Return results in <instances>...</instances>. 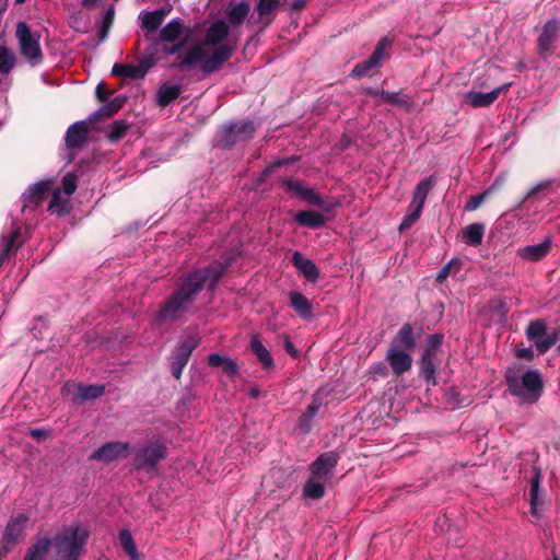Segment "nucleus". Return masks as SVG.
Masks as SVG:
<instances>
[{"instance_id":"obj_1","label":"nucleus","mask_w":560,"mask_h":560,"mask_svg":"<svg viewBox=\"0 0 560 560\" xmlns=\"http://www.w3.org/2000/svg\"><path fill=\"white\" fill-rule=\"evenodd\" d=\"M229 33L230 28L225 21L213 22L208 28L205 39L187 50L179 61V67L185 69L199 66L206 73H212L220 69L233 52L232 47L222 44Z\"/></svg>"},{"instance_id":"obj_2","label":"nucleus","mask_w":560,"mask_h":560,"mask_svg":"<svg viewBox=\"0 0 560 560\" xmlns=\"http://www.w3.org/2000/svg\"><path fill=\"white\" fill-rule=\"evenodd\" d=\"M228 265V262H215L190 273L183 280L179 289L162 306L159 312V319L168 322L178 318L203 285L207 284L210 290L214 289Z\"/></svg>"},{"instance_id":"obj_3","label":"nucleus","mask_w":560,"mask_h":560,"mask_svg":"<svg viewBox=\"0 0 560 560\" xmlns=\"http://www.w3.org/2000/svg\"><path fill=\"white\" fill-rule=\"evenodd\" d=\"M89 538V532L80 525H72L56 535L54 547L62 560H78Z\"/></svg>"},{"instance_id":"obj_4","label":"nucleus","mask_w":560,"mask_h":560,"mask_svg":"<svg viewBox=\"0 0 560 560\" xmlns=\"http://www.w3.org/2000/svg\"><path fill=\"white\" fill-rule=\"evenodd\" d=\"M506 383L511 394L526 402L534 404L541 396L542 380L537 371L529 370L522 376L510 374L506 376Z\"/></svg>"},{"instance_id":"obj_5","label":"nucleus","mask_w":560,"mask_h":560,"mask_svg":"<svg viewBox=\"0 0 560 560\" xmlns=\"http://www.w3.org/2000/svg\"><path fill=\"white\" fill-rule=\"evenodd\" d=\"M186 26L182 19H172L166 25H164L155 38L159 44H173L170 47H164L163 52L166 55H176L185 46L186 39H182L185 34Z\"/></svg>"},{"instance_id":"obj_6","label":"nucleus","mask_w":560,"mask_h":560,"mask_svg":"<svg viewBox=\"0 0 560 560\" xmlns=\"http://www.w3.org/2000/svg\"><path fill=\"white\" fill-rule=\"evenodd\" d=\"M16 37L19 39L21 54L28 62L33 66L39 63L43 58L39 36L32 33L26 23L19 22L16 25Z\"/></svg>"},{"instance_id":"obj_7","label":"nucleus","mask_w":560,"mask_h":560,"mask_svg":"<svg viewBox=\"0 0 560 560\" xmlns=\"http://www.w3.org/2000/svg\"><path fill=\"white\" fill-rule=\"evenodd\" d=\"M199 342L200 338L197 334H189L175 347L171 355V370L175 378H180L184 368Z\"/></svg>"},{"instance_id":"obj_8","label":"nucleus","mask_w":560,"mask_h":560,"mask_svg":"<svg viewBox=\"0 0 560 560\" xmlns=\"http://www.w3.org/2000/svg\"><path fill=\"white\" fill-rule=\"evenodd\" d=\"M560 38V20L551 19L547 21L537 38V52L538 55L547 59L550 57L556 48L557 42Z\"/></svg>"},{"instance_id":"obj_9","label":"nucleus","mask_w":560,"mask_h":560,"mask_svg":"<svg viewBox=\"0 0 560 560\" xmlns=\"http://www.w3.org/2000/svg\"><path fill=\"white\" fill-rule=\"evenodd\" d=\"M254 130L255 127L252 121L223 126L219 131L217 143L219 147L229 148L238 141L248 140L254 133Z\"/></svg>"},{"instance_id":"obj_10","label":"nucleus","mask_w":560,"mask_h":560,"mask_svg":"<svg viewBox=\"0 0 560 560\" xmlns=\"http://www.w3.org/2000/svg\"><path fill=\"white\" fill-rule=\"evenodd\" d=\"M77 189V176L69 173L62 178V191L54 189L48 209L55 213L61 214L69 211L70 196Z\"/></svg>"},{"instance_id":"obj_11","label":"nucleus","mask_w":560,"mask_h":560,"mask_svg":"<svg viewBox=\"0 0 560 560\" xmlns=\"http://www.w3.org/2000/svg\"><path fill=\"white\" fill-rule=\"evenodd\" d=\"M338 460L339 455L336 452L331 451L320 454L310 466L311 476L329 483L335 476Z\"/></svg>"},{"instance_id":"obj_12","label":"nucleus","mask_w":560,"mask_h":560,"mask_svg":"<svg viewBox=\"0 0 560 560\" xmlns=\"http://www.w3.org/2000/svg\"><path fill=\"white\" fill-rule=\"evenodd\" d=\"M392 46V40L387 37H384L382 38L373 54L371 55V57L361 62V63H358L353 69H352V75L355 77V78H362L364 75H366L371 70L375 69V68H378L382 66V63L388 58V54L386 52V50Z\"/></svg>"},{"instance_id":"obj_13","label":"nucleus","mask_w":560,"mask_h":560,"mask_svg":"<svg viewBox=\"0 0 560 560\" xmlns=\"http://www.w3.org/2000/svg\"><path fill=\"white\" fill-rule=\"evenodd\" d=\"M103 385H81L73 382L66 383L61 388L65 398L73 402H82L101 397L104 394Z\"/></svg>"},{"instance_id":"obj_14","label":"nucleus","mask_w":560,"mask_h":560,"mask_svg":"<svg viewBox=\"0 0 560 560\" xmlns=\"http://www.w3.org/2000/svg\"><path fill=\"white\" fill-rule=\"evenodd\" d=\"M165 455V444L161 441H152L137 452L135 462L139 468L154 469L156 464L163 459Z\"/></svg>"},{"instance_id":"obj_15","label":"nucleus","mask_w":560,"mask_h":560,"mask_svg":"<svg viewBox=\"0 0 560 560\" xmlns=\"http://www.w3.org/2000/svg\"><path fill=\"white\" fill-rule=\"evenodd\" d=\"M527 339L534 342L540 353L547 352L557 341V334H547L542 320L530 322L526 329Z\"/></svg>"},{"instance_id":"obj_16","label":"nucleus","mask_w":560,"mask_h":560,"mask_svg":"<svg viewBox=\"0 0 560 560\" xmlns=\"http://www.w3.org/2000/svg\"><path fill=\"white\" fill-rule=\"evenodd\" d=\"M131 447L127 442H108L91 455V459L112 463L117 459L126 458L130 454Z\"/></svg>"},{"instance_id":"obj_17","label":"nucleus","mask_w":560,"mask_h":560,"mask_svg":"<svg viewBox=\"0 0 560 560\" xmlns=\"http://www.w3.org/2000/svg\"><path fill=\"white\" fill-rule=\"evenodd\" d=\"M170 8H162L154 11H141L139 14L140 26L144 31L148 40H155V33L163 24Z\"/></svg>"},{"instance_id":"obj_18","label":"nucleus","mask_w":560,"mask_h":560,"mask_svg":"<svg viewBox=\"0 0 560 560\" xmlns=\"http://www.w3.org/2000/svg\"><path fill=\"white\" fill-rule=\"evenodd\" d=\"M281 184L285 192L299 197L311 205L318 207L324 206L323 199L314 191V189L304 186L300 179L284 178L281 180Z\"/></svg>"},{"instance_id":"obj_19","label":"nucleus","mask_w":560,"mask_h":560,"mask_svg":"<svg viewBox=\"0 0 560 560\" xmlns=\"http://www.w3.org/2000/svg\"><path fill=\"white\" fill-rule=\"evenodd\" d=\"M28 521L30 518L25 514L12 517L5 526L2 540L13 548L18 541L24 538Z\"/></svg>"},{"instance_id":"obj_20","label":"nucleus","mask_w":560,"mask_h":560,"mask_svg":"<svg viewBox=\"0 0 560 560\" xmlns=\"http://www.w3.org/2000/svg\"><path fill=\"white\" fill-rule=\"evenodd\" d=\"M510 83L500 85L488 93H482L479 91H469L465 95V103L470 106L478 107H487L494 103V101L499 97V95L505 92L510 88Z\"/></svg>"},{"instance_id":"obj_21","label":"nucleus","mask_w":560,"mask_h":560,"mask_svg":"<svg viewBox=\"0 0 560 560\" xmlns=\"http://www.w3.org/2000/svg\"><path fill=\"white\" fill-rule=\"evenodd\" d=\"M51 180H43L30 186V188L22 195V211L33 209L35 206L47 196L51 189Z\"/></svg>"},{"instance_id":"obj_22","label":"nucleus","mask_w":560,"mask_h":560,"mask_svg":"<svg viewBox=\"0 0 560 560\" xmlns=\"http://www.w3.org/2000/svg\"><path fill=\"white\" fill-rule=\"evenodd\" d=\"M386 360L396 375H401L409 371L412 365V358L409 351L388 348Z\"/></svg>"},{"instance_id":"obj_23","label":"nucleus","mask_w":560,"mask_h":560,"mask_svg":"<svg viewBox=\"0 0 560 560\" xmlns=\"http://www.w3.org/2000/svg\"><path fill=\"white\" fill-rule=\"evenodd\" d=\"M22 244L21 232L18 226L12 229L0 237V266L10 258Z\"/></svg>"},{"instance_id":"obj_24","label":"nucleus","mask_w":560,"mask_h":560,"mask_svg":"<svg viewBox=\"0 0 560 560\" xmlns=\"http://www.w3.org/2000/svg\"><path fill=\"white\" fill-rule=\"evenodd\" d=\"M551 237H546L541 243L518 248L517 256L527 261H539L548 255L551 249Z\"/></svg>"},{"instance_id":"obj_25","label":"nucleus","mask_w":560,"mask_h":560,"mask_svg":"<svg viewBox=\"0 0 560 560\" xmlns=\"http://www.w3.org/2000/svg\"><path fill=\"white\" fill-rule=\"evenodd\" d=\"M390 348L412 351L416 347V339L413 337V329L410 324H404L398 330L396 337L390 342Z\"/></svg>"},{"instance_id":"obj_26","label":"nucleus","mask_w":560,"mask_h":560,"mask_svg":"<svg viewBox=\"0 0 560 560\" xmlns=\"http://www.w3.org/2000/svg\"><path fill=\"white\" fill-rule=\"evenodd\" d=\"M88 136V126L83 121L71 125L66 132V144L69 149L80 147Z\"/></svg>"},{"instance_id":"obj_27","label":"nucleus","mask_w":560,"mask_h":560,"mask_svg":"<svg viewBox=\"0 0 560 560\" xmlns=\"http://www.w3.org/2000/svg\"><path fill=\"white\" fill-rule=\"evenodd\" d=\"M294 266L311 282H315L319 277V271L315 264L305 258L300 252H295L292 257Z\"/></svg>"},{"instance_id":"obj_28","label":"nucleus","mask_w":560,"mask_h":560,"mask_svg":"<svg viewBox=\"0 0 560 560\" xmlns=\"http://www.w3.org/2000/svg\"><path fill=\"white\" fill-rule=\"evenodd\" d=\"M249 348L264 369L271 370L275 366L273 359L269 350L262 345L257 336L252 337Z\"/></svg>"},{"instance_id":"obj_29","label":"nucleus","mask_w":560,"mask_h":560,"mask_svg":"<svg viewBox=\"0 0 560 560\" xmlns=\"http://www.w3.org/2000/svg\"><path fill=\"white\" fill-rule=\"evenodd\" d=\"M250 5L247 1L230 2L226 15L229 23L232 25L242 24L247 18Z\"/></svg>"},{"instance_id":"obj_30","label":"nucleus","mask_w":560,"mask_h":560,"mask_svg":"<svg viewBox=\"0 0 560 560\" xmlns=\"http://www.w3.org/2000/svg\"><path fill=\"white\" fill-rule=\"evenodd\" d=\"M436 177L429 176L423 178L415 188L411 206L424 207L430 190L435 186Z\"/></svg>"},{"instance_id":"obj_31","label":"nucleus","mask_w":560,"mask_h":560,"mask_svg":"<svg viewBox=\"0 0 560 560\" xmlns=\"http://www.w3.org/2000/svg\"><path fill=\"white\" fill-rule=\"evenodd\" d=\"M289 298L290 305L302 319L312 317V305L302 293L292 291L289 293Z\"/></svg>"},{"instance_id":"obj_32","label":"nucleus","mask_w":560,"mask_h":560,"mask_svg":"<svg viewBox=\"0 0 560 560\" xmlns=\"http://www.w3.org/2000/svg\"><path fill=\"white\" fill-rule=\"evenodd\" d=\"M540 472L536 471L535 477L532 480L530 492H529V504H530V514L535 518H539L540 511L542 509V500L539 495V486H540Z\"/></svg>"},{"instance_id":"obj_33","label":"nucleus","mask_w":560,"mask_h":560,"mask_svg":"<svg viewBox=\"0 0 560 560\" xmlns=\"http://www.w3.org/2000/svg\"><path fill=\"white\" fill-rule=\"evenodd\" d=\"M483 235L485 225L481 223H471L463 229V241L469 246H479L482 243Z\"/></svg>"},{"instance_id":"obj_34","label":"nucleus","mask_w":560,"mask_h":560,"mask_svg":"<svg viewBox=\"0 0 560 560\" xmlns=\"http://www.w3.org/2000/svg\"><path fill=\"white\" fill-rule=\"evenodd\" d=\"M322 406V401L318 398V395H314L312 404L307 407L305 412L301 416L299 420V429L303 433H308L312 429V422L315 416L317 415L319 408Z\"/></svg>"},{"instance_id":"obj_35","label":"nucleus","mask_w":560,"mask_h":560,"mask_svg":"<svg viewBox=\"0 0 560 560\" xmlns=\"http://www.w3.org/2000/svg\"><path fill=\"white\" fill-rule=\"evenodd\" d=\"M553 192L551 182H542L533 187L526 195L524 202L526 207L537 201L548 198Z\"/></svg>"},{"instance_id":"obj_36","label":"nucleus","mask_w":560,"mask_h":560,"mask_svg":"<svg viewBox=\"0 0 560 560\" xmlns=\"http://www.w3.org/2000/svg\"><path fill=\"white\" fill-rule=\"evenodd\" d=\"M180 92L182 89L178 84L163 83L158 90V104L162 107L167 106L179 96Z\"/></svg>"},{"instance_id":"obj_37","label":"nucleus","mask_w":560,"mask_h":560,"mask_svg":"<svg viewBox=\"0 0 560 560\" xmlns=\"http://www.w3.org/2000/svg\"><path fill=\"white\" fill-rule=\"evenodd\" d=\"M52 541L48 537L37 539L28 549L24 560H44Z\"/></svg>"},{"instance_id":"obj_38","label":"nucleus","mask_w":560,"mask_h":560,"mask_svg":"<svg viewBox=\"0 0 560 560\" xmlns=\"http://www.w3.org/2000/svg\"><path fill=\"white\" fill-rule=\"evenodd\" d=\"M295 221L303 226L317 229L324 225L325 218L322 213L316 211H301L295 215Z\"/></svg>"},{"instance_id":"obj_39","label":"nucleus","mask_w":560,"mask_h":560,"mask_svg":"<svg viewBox=\"0 0 560 560\" xmlns=\"http://www.w3.org/2000/svg\"><path fill=\"white\" fill-rule=\"evenodd\" d=\"M421 376L424 378L428 385L434 386L436 384L435 380V364L434 357L429 354V352H423L421 360Z\"/></svg>"},{"instance_id":"obj_40","label":"nucleus","mask_w":560,"mask_h":560,"mask_svg":"<svg viewBox=\"0 0 560 560\" xmlns=\"http://www.w3.org/2000/svg\"><path fill=\"white\" fill-rule=\"evenodd\" d=\"M328 483L317 480L316 478L310 476L308 480L306 481L303 494L305 498L312 499V500H318L322 499L325 494V489Z\"/></svg>"},{"instance_id":"obj_41","label":"nucleus","mask_w":560,"mask_h":560,"mask_svg":"<svg viewBox=\"0 0 560 560\" xmlns=\"http://www.w3.org/2000/svg\"><path fill=\"white\" fill-rule=\"evenodd\" d=\"M119 542L128 555L130 560H139V552L133 541L132 535L128 529H122L119 533Z\"/></svg>"},{"instance_id":"obj_42","label":"nucleus","mask_w":560,"mask_h":560,"mask_svg":"<svg viewBox=\"0 0 560 560\" xmlns=\"http://www.w3.org/2000/svg\"><path fill=\"white\" fill-rule=\"evenodd\" d=\"M112 73L116 77H125L133 80L143 79V72L137 66L115 63Z\"/></svg>"},{"instance_id":"obj_43","label":"nucleus","mask_w":560,"mask_h":560,"mask_svg":"<svg viewBox=\"0 0 560 560\" xmlns=\"http://www.w3.org/2000/svg\"><path fill=\"white\" fill-rule=\"evenodd\" d=\"M500 185H501V182L499 178H497L494 180V183L482 194L471 196L465 206L466 210L474 211V210L478 209L481 206V203L483 202V200L489 195H491Z\"/></svg>"},{"instance_id":"obj_44","label":"nucleus","mask_w":560,"mask_h":560,"mask_svg":"<svg viewBox=\"0 0 560 560\" xmlns=\"http://www.w3.org/2000/svg\"><path fill=\"white\" fill-rule=\"evenodd\" d=\"M14 65V52L5 46H0V72L9 73L13 69Z\"/></svg>"},{"instance_id":"obj_45","label":"nucleus","mask_w":560,"mask_h":560,"mask_svg":"<svg viewBox=\"0 0 560 560\" xmlns=\"http://www.w3.org/2000/svg\"><path fill=\"white\" fill-rule=\"evenodd\" d=\"M129 128L126 120H116L108 126L107 133L112 141H117L122 138Z\"/></svg>"},{"instance_id":"obj_46","label":"nucleus","mask_w":560,"mask_h":560,"mask_svg":"<svg viewBox=\"0 0 560 560\" xmlns=\"http://www.w3.org/2000/svg\"><path fill=\"white\" fill-rule=\"evenodd\" d=\"M423 208L419 206H409V210L399 225L400 231L410 229L420 218Z\"/></svg>"},{"instance_id":"obj_47","label":"nucleus","mask_w":560,"mask_h":560,"mask_svg":"<svg viewBox=\"0 0 560 560\" xmlns=\"http://www.w3.org/2000/svg\"><path fill=\"white\" fill-rule=\"evenodd\" d=\"M154 54H155V48L152 47L150 48V51H148L145 54L144 57H142L139 61V63L137 65L139 71L143 72V78L145 77V74L148 73V71L155 66L156 63V59L154 57Z\"/></svg>"},{"instance_id":"obj_48","label":"nucleus","mask_w":560,"mask_h":560,"mask_svg":"<svg viewBox=\"0 0 560 560\" xmlns=\"http://www.w3.org/2000/svg\"><path fill=\"white\" fill-rule=\"evenodd\" d=\"M114 16H115V7H114V4H110L109 8L103 14V21H102V35H103V37L106 36L109 27L112 26V23L114 21Z\"/></svg>"},{"instance_id":"obj_49","label":"nucleus","mask_w":560,"mask_h":560,"mask_svg":"<svg viewBox=\"0 0 560 560\" xmlns=\"http://www.w3.org/2000/svg\"><path fill=\"white\" fill-rule=\"evenodd\" d=\"M442 342H443L442 335H440V334L431 335L428 338V346H427V349L424 350V352H429V354H432V357H434L435 350L441 347Z\"/></svg>"},{"instance_id":"obj_50","label":"nucleus","mask_w":560,"mask_h":560,"mask_svg":"<svg viewBox=\"0 0 560 560\" xmlns=\"http://www.w3.org/2000/svg\"><path fill=\"white\" fill-rule=\"evenodd\" d=\"M280 3V0H260L257 5V11L260 15H265L273 11Z\"/></svg>"},{"instance_id":"obj_51","label":"nucleus","mask_w":560,"mask_h":560,"mask_svg":"<svg viewBox=\"0 0 560 560\" xmlns=\"http://www.w3.org/2000/svg\"><path fill=\"white\" fill-rule=\"evenodd\" d=\"M459 261L456 260V259H453L451 260L447 265H445L440 271L439 273L436 275V281L438 282H443L447 277L448 275L451 273V270L454 268V267H457V269L459 268Z\"/></svg>"},{"instance_id":"obj_52","label":"nucleus","mask_w":560,"mask_h":560,"mask_svg":"<svg viewBox=\"0 0 560 560\" xmlns=\"http://www.w3.org/2000/svg\"><path fill=\"white\" fill-rule=\"evenodd\" d=\"M229 376H235L237 374V364L230 357L225 360L221 366Z\"/></svg>"},{"instance_id":"obj_53","label":"nucleus","mask_w":560,"mask_h":560,"mask_svg":"<svg viewBox=\"0 0 560 560\" xmlns=\"http://www.w3.org/2000/svg\"><path fill=\"white\" fill-rule=\"evenodd\" d=\"M228 358H229L228 355H221L219 353H212L208 358V363L212 368L222 366Z\"/></svg>"},{"instance_id":"obj_54","label":"nucleus","mask_w":560,"mask_h":560,"mask_svg":"<svg viewBox=\"0 0 560 560\" xmlns=\"http://www.w3.org/2000/svg\"><path fill=\"white\" fill-rule=\"evenodd\" d=\"M382 98L389 104H401L402 103L398 93L383 92Z\"/></svg>"},{"instance_id":"obj_55","label":"nucleus","mask_w":560,"mask_h":560,"mask_svg":"<svg viewBox=\"0 0 560 560\" xmlns=\"http://www.w3.org/2000/svg\"><path fill=\"white\" fill-rule=\"evenodd\" d=\"M30 434L36 440H45L48 436V432L43 429H32Z\"/></svg>"},{"instance_id":"obj_56","label":"nucleus","mask_w":560,"mask_h":560,"mask_svg":"<svg viewBox=\"0 0 560 560\" xmlns=\"http://www.w3.org/2000/svg\"><path fill=\"white\" fill-rule=\"evenodd\" d=\"M101 1L102 0H80L81 5L88 10L96 9L98 7V4L101 3Z\"/></svg>"},{"instance_id":"obj_57","label":"nucleus","mask_w":560,"mask_h":560,"mask_svg":"<svg viewBox=\"0 0 560 560\" xmlns=\"http://www.w3.org/2000/svg\"><path fill=\"white\" fill-rule=\"evenodd\" d=\"M105 84L103 82L98 83L97 86H96V96L100 98V101H105L107 95H106V90H105Z\"/></svg>"},{"instance_id":"obj_58","label":"nucleus","mask_w":560,"mask_h":560,"mask_svg":"<svg viewBox=\"0 0 560 560\" xmlns=\"http://www.w3.org/2000/svg\"><path fill=\"white\" fill-rule=\"evenodd\" d=\"M371 372L385 375L386 374V366L382 362L374 363L371 366Z\"/></svg>"},{"instance_id":"obj_59","label":"nucleus","mask_w":560,"mask_h":560,"mask_svg":"<svg viewBox=\"0 0 560 560\" xmlns=\"http://www.w3.org/2000/svg\"><path fill=\"white\" fill-rule=\"evenodd\" d=\"M11 550L12 547L2 540V544L0 546V560L4 558Z\"/></svg>"},{"instance_id":"obj_60","label":"nucleus","mask_w":560,"mask_h":560,"mask_svg":"<svg viewBox=\"0 0 560 560\" xmlns=\"http://www.w3.org/2000/svg\"><path fill=\"white\" fill-rule=\"evenodd\" d=\"M518 357L521 358H530L533 355V352L530 349H522L518 351Z\"/></svg>"},{"instance_id":"obj_61","label":"nucleus","mask_w":560,"mask_h":560,"mask_svg":"<svg viewBox=\"0 0 560 560\" xmlns=\"http://www.w3.org/2000/svg\"><path fill=\"white\" fill-rule=\"evenodd\" d=\"M304 4H305V0H295L293 2V8L296 10H300L304 7Z\"/></svg>"},{"instance_id":"obj_62","label":"nucleus","mask_w":560,"mask_h":560,"mask_svg":"<svg viewBox=\"0 0 560 560\" xmlns=\"http://www.w3.org/2000/svg\"><path fill=\"white\" fill-rule=\"evenodd\" d=\"M249 395L253 397V398H258L260 396V392L257 387H253L250 388L249 390Z\"/></svg>"},{"instance_id":"obj_63","label":"nucleus","mask_w":560,"mask_h":560,"mask_svg":"<svg viewBox=\"0 0 560 560\" xmlns=\"http://www.w3.org/2000/svg\"><path fill=\"white\" fill-rule=\"evenodd\" d=\"M280 165H281V162H277L276 164H273V165L269 166L268 168H266L264 174L268 175L272 171L273 167H277V166H280Z\"/></svg>"},{"instance_id":"obj_64","label":"nucleus","mask_w":560,"mask_h":560,"mask_svg":"<svg viewBox=\"0 0 560 560\" xmlns=\"http://www.w3.org/2000/svg\"><path fill=\"white\" fill-rule=\"evenodd\" d=\"M108 109H109V106H104L101 110L102 112H108Z\"/></svg>"}]
</instances>
